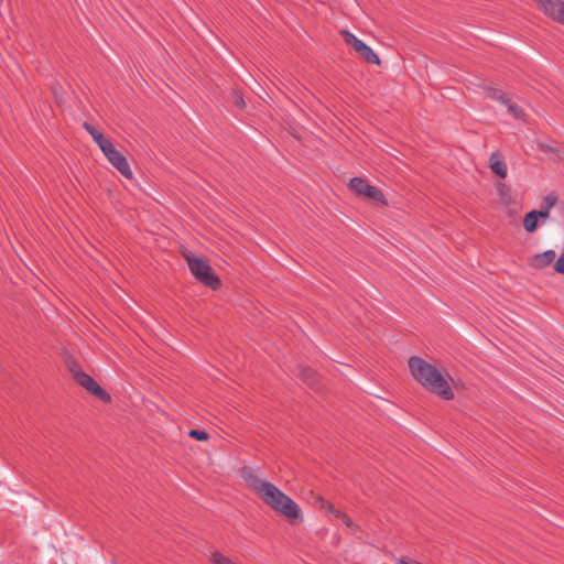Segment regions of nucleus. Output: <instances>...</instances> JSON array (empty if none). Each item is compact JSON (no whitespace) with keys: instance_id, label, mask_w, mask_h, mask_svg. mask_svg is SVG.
Wrapping results in <instances>:
<instances>
[{"instance_id":"nucleus-1","label":"nucleus","mask_w":564,"mask_h":564,"mask_svg":"<svg viewBox=\"0 0 564 564\" xmlns=\"http://www.w3.org/2000/svg\"><path fill=\"white\" fill-rule=\"evenodd\" d=\"M242 478L247 486L270 508L292 522L300 518L299 506L278 487L262 478L258 470L246 467L242 469Z\"/></svg>"},{"instance_id":"nucleus-2","label":"nucleus","mask_w":564,"mask_h":564,"mask_svg":"<svg viewBox=\"0 0 564 564\" xmlns=\"http://www.w3.org/2000/svg\"><path fill=\"white\" fill-rule=\"evenodd\" d=\"M409 368L413 378L429 391L445 400H452L454 398V393L443 375L424 359L411 357Z\"/></svg>"},{"instance_id":"nucleus-3","label":"nucleus","mask_w":564,"mask_h":564,"mask_svg":"<svg viewBox=\"0 0 564 564\" xmlns=\"http://www.w3.org/2000/svg\"><path fill=\"white\" fill-rule=\"evenodd\" d=\"M182 256L186 260L192 274L206 286L216 290L219 286V279L213 271L205 258L195 256L189 250H183Z\"/></svg>"},{"instance_id":"nucleus-4","label":"nucleus","mask_w":564,"mask_h":564,"mask_svg":"<svg viewBox=\"0 0 564 564\" xmlns=\"http://www.w3.org/2000/svg\"><path fill=\"white\" fill-rule=\"evenodd\" d=\"M65 365L77 384L86 389L93 395L105 402L110 401V395L87 373H85L77 361L69 355L65 357Z\"/></svg>"},{"instance_id":"nucleus-5","label":"nucleus","mask_w":564,"mask_h":564,"mask_svg":"<svg viewBox=\"0 0 564 564\" xmlns=\"http://www.w3.org/2000/svg\"><path fill=\"white\" fill-rule=\"evenodd\" d=\"M341 34L346 44L350 45L355 50V52L366 62L371 64L380 63V59L378 55L373 52V50L366 43H364L361 40L356 37L352 33L348 31H343Z\"/></svg>"},{"instance_id":"nucleus-6","label":"nucleus","mask_w":564,"mask_h":564,"mask_svg":"<svg viewBox=\"0 0 564 564\" xmlns=\"http://www.w3.org/2000/svg\"><path fill=\"white\" fill-rule=\"evenodd\" d=\"M102 153L108 159V161L127 178L132 177V172L130 170L129 163L127 159L113 147L112 143L107 145Z\"/></svg>"},{"instance_id":"nucleus-7","label":"nucleus","mask_w":564,"mask_h":564,"mask_svg":"<svg viewBox=\"0 0 564 564\" xmlns=\"http://www.w3.org/2000/svg\"><path fill=\"white\" fill-rule=\"evenodd\" d=\"M349 188L356 192L357 194H360L376 202L383 200L382 193L377 187L370 185L361 177H352L349 181Z\"/></svg>"},{"instance_id":"nucleus-8","label":"nucleus","mask_w":564,"mask_h":564,"mask_svg":"<svg viewBox=\"0 0 564 564\" xmlns=\"http://www.w3.org/2000/svg\"><path fill=\"white\" fill-rule=\"evenodd\" d=\"M535 2L544 14L564 23V2L562 0H535Z\"/></svg>"},{"instance_id":"nucleus-9","label":"nucleus","mask_w":564,"mask_h":564,"mask_svg":"<svg viewBox=\"0 0 564 564\" xmlns=\"http://www.w3.org/2000/svg\"><path fill=\"white\" fill-rule=\"evenodd\" d=\"M321 508H327V510L330 513H333L334 518L338 521V523L344 524L348 529L349 532L356 533V525L352 523L350 518L347 517L346 514H344L343 512L338 511V510H334L332 506H329L327 502H325L319 497V509Z\"/></svg>"},{"instance_id":"nucleus-10","label":"nucleus","mask_w":564,"mask_h":564,"mask_svg":"<svg viewBox=\"0 0 564 564\" xmlns=\"http://www.w3.org/2000/svg\"><path fill=\"white\" fill-rule=\"evenodd\" d=\"M489 166L491 171L501 178L507 176V165L502 159V155L496 151L491 153L489 158Z\"/></svg>"},{"instance_id":"nucleus-11","label":"nucleus","mask_w":564,"mask_h":564,"mask_svg":"<svg viewBox=\"0 0 564 564\" xmlns=\"http://www.w3.org/2000/svg\"><path fill=\"white\" fill-rule=\"evenodd\" d=\"M556 258V253L554 250H546L542 253L535 254L532 260L531 264L535 269H543L547 267L550 263H552Z\"/></svg>"},{"instance_id":"nucleus-12","label":"nucleus","mask_w":564,"mask_h":564,"mask_svg":"<svg viewBox=\"0 0 564 564\" xmlns=\"http://www.w3.org/2000/svg\"><path fill=\"white\" fill-rule=\"evenodd\" d=\"M492 97L497 98V100L505 105L508 112L516 119H521L523 117V110L517 104L509 100L503 94L495 91Z\"/></svg>"},{"instance_id":"nucleus-13","label":"nucleus","mask_w":564,"mask_h":564,"mask_svg":"<svg viewBox=\"0 0 564 564\" xmlns=\"http://www.w3.org/2000/svg\"><path fill=\"white\" fill-rule=\"evenodd\" d=\"M84 128L91 135L94 141L98 144L99 149L102 151L107 145L111 143L101 132H99L95 127L85 122Z\"/></svg>"},{"instance_id":"nucleus-14","label":"nucleus","mask_w":564,"mask_h":564,"mask_svg":"<svg viewBox=\"0 0 564 564\" xmlns=\"http://www.w3.org/2000/svg\"><path fill=\"white\" fill-rule=\"evenodd\" d=\"M539 224V218L535 214V209L525 214L523 218V227L528 232H533Z\"/></svg>"},{"instance_id":"nucleus-15","label":"nucleus","mask_w":564,"mask_h":564,"mask_svg":"<svg viewBox=\"0 0 564 564\" xmlns=\"http://www.w3.org/2000/svg\"><path fill=\"white\" fill-rule=\"evenodd\" d=\"M210 562L213 564H237L230 557L226 556L225 554L218 551H214L210 554Z\"/></svg>"},{"instance_id":"nucleus-16","label":"nucleus","mask_w":564,"mask_h":564,"mask_svg":"<svg viewBox=\"0 0 564 564\" xmlns=\"http://www.w3.org/2000/svg\"><path fill=\"white\" fill-rule=\"evenodd\" d=\"M189 436L195 440H198V441H207L208 440V434L206 432L199 431V430H192L189 432Z\"/></svg>"},{"instance_id":"nucleus-17","label":"nucleus","mask_w":564,"mask_h":564,"mask_svg":"<svg viewBox=\"0 0 564 564\" xmlns=\"http://www.w3.org/2000/svg\"><path fill=\"white\" fill-rule=\"evenodd\" d=\"M556 197L554 195H547L544 197L542 206L547 207V209L551 210V208L555 205Z\"/></svg>"},{"instance_id":"nucleus-18","label":"nucleus","mask_w":564,"mask_h":564,"mask_svg":"<svg viewBox=\"0 0 564 564\" xmlns=\"http://www.w3.org/2000/svg\"><path fill=\"white\" fill-rule=\"evenodd\" d=\"M550 209H547V207H543L541 206V209L539 210H535V214L538 216V218L542 219V223H544V220L550 216Z\"/></svg>"},{"instance_id":"nucleus-19","label":"nucleus","mask_w":564,"mask_h":564,"mask_svg":"<svg viewBox=\"0 0 564 564\" xmlns=\"http://www.w3.org/2000/svg\"><path fill=\"white\" fill-rule=\"evenodd\" d=\"M554 269L557 273L564 274V256L556 260Z\"/></svg>"},{"instance_id":"nucleus-20","label":"nucleus","mask_w":564,"mask_h":564,"mask_svg":"<svg viewBox=\"0 0 564 564\" xmlns=\"http://www.w3.org/2000/svg\"><path fill=\"white\" fill-rule=\"evenodd\" d=\"M236 104L241 108L245 107V101L240 96L236 97Z\"/></svg>"}]
</instances>
